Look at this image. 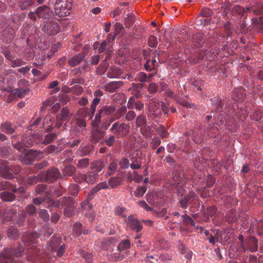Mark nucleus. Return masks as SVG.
Returning a JSON list of instances; mask_svg holds the SVG:
<instances>
[{"label": "nucleus", "mask_w": 263, "mask_h": 263, "mask_svg": "<svg viewBox=\"0 0 263 263\" xmlns=\"http://www.w3.org/2000/svg\"><path fill=\"white\" fill-rule=\"evenodd\" d=\"M103 116V112L100 109L96 115L95 119L92 122V124L93 127H98L99 123L101 122V118Z\"/></svg>", "instance_id": "obj_50"}, {"label": "nucleus", "mask_w": 263, "mask_h": 263, "mask_svg": "<svg viewBox=\"0 0 263 263\" xmlns=\"http://www.w3.org/2000/svg\"><path fill=\"white\" fill-rule=\"evenodd\" d=\"M150 131L151 128L148 125H147V124L143 127H140V132L143 135L146 137L151 136Z\"/></svg>", "instance_id": "obj_62"}, {"label": "nucleus", "mask_w": 263, "mask_h": 263, "mask_svg": "<svg viewBox=\"0 0 263 263\" xmlns=\"http://www.w3.org/2000/svg\"><path fill=\"white\" fill-rule=\"evenodd\" d=\"M26 217V212L23 211L20 214H16L12 223L14 224H17L18 227H22L24 224Z\"/></svg>", "instance_id": "obj_29"}, {"label": "nucleus", "mask_w": 263, "mask_h": 263, "mask_svg": "<svg viewBox=\"0 0 263 263\" xmlns=\"http://www.w3.org/2000/svg\"><path fill=\"white\" fill-rule=\"evenodd\" d=\"M147 187L146 186H141L138 188L135 192V196L138 197H142L146 191Z\"/></svg>", "instance_id": "obj_63"}, {"label": "nucleus", "mask_w": 263, "mask_h": 263, "mask_svg": "<svg viewBox=\"0 0 263 263\" xmlns=\"http://www.w3.org/2000/svg\"><path fill=\"white\" fill-rule=\"evenodd\" d=\"M90 114H89V109L88 108L83 107L78 110L77 113V115L80 118H85L87 116H89L90 118Z\"/></svg>", "instance_id": "obj_48"}, {"label": "nucleus", "mask_w": 263, "mask_h": 263, "mask_svg": "<svg viewBox=\"0 0 263 263\" xmlns=\"http://www.w3.org/2000/svg\"><path fill=\"white\" fill-rule=\"evenodd\" d=\"M108 188V184L105 182H102L99 184H98L95 187H94L91 192L93 194L97 193L98 191L101 190V189H107Z\"/></svg>", "instance_id": "obj_47"}, {"label": "nucleus", "mask_w": 263, "mask_h": 263, "mask_svg": "<svg viewBox=\"0 0 263 263\" xmlns=\"http://www.w3.org/2000/svg\"><path fill=\"white\" fill-rule=\"evenodd\" d=\"M16 216V211L12 209H6L3 214V221L5 222L13 221Z\"/></svg>", "instance_id": "obj_20"}, {"label": "nucleus", "mask_w": 263, "mask_h": 263, "mask_svg": "<svg viewBox=\"0 0 263 263\" xmlns=\"http://www.w3.org/2000/svg\"><path fill=\"white\" fill-rule=\"evenodd\" d=\"M130 126L125 123L115 122L109 129V132L117 138H123L128 133Z\"/></svg>", "instance_id": "obj_4"}, {"label": "nucleus", "mask_w": 263, "mask_h": 263, "mask_svg": "<svg viewBox=\"0 0 263 263\" xmlns=\"http://www.w3.org/2000/svg\"><path fill=\"white\" fill-rule=\"evenodd\" d=\"M39 135L36 134L24 135L22 137V142H24L26 147L33 146L35 143L39 141Z\"/></svg>", "instance_id": "obj_11"}, {"label": "nucleus", "mask_w": 263, "mask_h": 263, "mask_svg": "<svg viewBox=\"0 0 263 263\" xmlns=\"http://www.w3.org/2000/svg\"><path fill=\"white\" fill-rule=\"evenodd\" d=\"M61 242V239L60 237H52L47 245L48 249L52 252L56 251Z\"/></svg>", "instance_id": "obj_22"}, {"label": "nucleus", "mask_w": 263, "mask_h": 263, "mask_svg": "<svg viewBox=\"0 0 263 263\" xmlns=\"http://www.w3.org/2000/svg\"><path fill=\"white\" fill-rule=\"evenodd\" d=\"M122 74L121 70L117 67H111L107 73V77L109 78H117Z\"/></svg>", "instance_id": "obj_28"}, {"label": "nucleus", "mask_w": 263, "mask_h": 263, "mask_svg": "<svg viewBox=\"0 0 263 263\" xmlns=\"http://www.w3.org/2000/svg\"><path fill=\"white\" fill-rule=\"evenodd\" d=\"M181 217L183 219V222L185 225L190 224L192 226L195 227L196 224L194 220L187 215L185 214L182 215Z\"/></svg>", "instance_id": "obj_55"}, {"label": "nucleus", "mask_w": 263, "mask_h": 263, "mask_svg": "<svg viewBox=\"0 0 263 263\" xmlns=\"http://www.w3.org/2000/svg\"><path fill=\"white\" fill-rule=\"evenodd\" d=\"M212 167L213 171L219 173L221 171V165L220 163L217 160H213L212 162Z\"/></svg>", "instance_id": "obj_56"}, {"label": "nucleus", "mask_w": 263, "mask_h": 263, "mask_svg": "<svg viewBox=\"0 0 263 263\" xmlns=\"http://www.w3.org/2000/svg\"><path fill=\"white\" fill-rule=\"evenodd\" d=\"M57 137V134L55 133L48 134L45 136L43 143L46 145L52 142L56 139Z\"/></svg>", "instance_id": "obj_45"}, {"label": "nucleus", "mask_w": 263, "mask_h": 263, "mask_svg": "<svg viewBox=\"0 0 263 263\" xmlns=\"http://www.w3.org/2000/svg\"><path fill=\"white\" fill-rule=\"evenodd\" d=\"M61 198L59 200H54L50 198H48L47 201L46 202L45 206L48 209H51L53 208H58L60 204H62Z\"/></svg>", "instance_id": "obj_33"}, {"label": "nucleus", "mask_w": 263, "mask_h": 263, "mask_svg": "<svg viewBox=\"0 0 263 263\" xmlns=\"http://www.w3.org/2000/svg\"><path fill=\"white\" fill-rule=\"evenodd\" d=\"M11 149L8 147L0 146V155L4 158H7L11 154Z\"/></svg>", "instance_id": "obj_51"}, {"label": "nucleus", "mask_w": 263, "mask_h": 263, "mask_svg": "<svg viewBox=\"0 0 263 263\" xmlns=\"http://www.w3.org/2000/svg\"><path fill=\"white\" fill-rule=\"evenodd\" d=\"M212 23L211 18L202 17L198 18L196 22L197 25H208Z\"/></svg>", "instance_id": "obj_52"}, {"label": "nucleus", "mask_w": 263, "mask_h": 263, "mask_svg": "<svg viewBox=\"0 0 263 263\" xmlns=\"http://www.w3.org/2000/svg\"><path fill=\"white\" fill-rule=\"evenodd\" d=\"M119 164L121 169H127L129 166V161L127 158H122L119 161Z\"/></svg>", "instance_id": "obj_60"}, {"label": "nucleus", "mask_w": 263, "mask_h": 263, "mask_svg": "<svg viewBox=\"0 0 263 263\" xmlns=\"http://www.w3.org/2000/svg\"><path fill=\"white\" fill-rule=\"evenodd\" d=\"M12 146L20 152H24L25 151V147H26L24 142H22V140L21 141H18L15 144H12Z\"/></svg>", "instance_id": "obj_61"}, {"label": "nucleus", "mask_w": 263, "mask_h": 263, "mask_svg": "<svg viewBox=\"0 0 263 263\" xmlns=\"http://www.w3.org/2000/svg\"><path fill=\"white\" fill-rule=\"evenodd\" d=\"M1 129L3 132L7 135H11L15 131V128L9 122L2 123L1 124Z\"/></svg>", "instance_id": "obj_24"}, {"label": "nucleus", "mask_w": 263, "mask_h": 263, "mask_svg": "<svg viewBox=\"0 0 263 263\" xmlns=\"http://www.w3.org/2000/svg\"><path fill=\"white\" fill-rule=\"evenodd\" d=\"M25 248L21 243L18 244L16 248L4 249L0 252V263H24L21 260H14L13 256L20 257L23 254Z\"/></svg>", "instance_id": "obj_1"}, {"label": "nucleus", "mask_w": 263, "mask_h": 263, "mask_svg": "<svg viewBox=\"0 0 263 263\" xmlns=\"http://www.w3.org/2000/svg\"><path fill=\"white\" fill-rule=\"evenodd\" d=\"M36 14L39 18H42L44 20H46V21H49V20L53 15V12L49 7L46 6H41L37 9Z\"/></svg>", "instance_id": "obj_9"}, {"label": "nucleus", "mask_w": 263, "mask_h": 263, "mask_svg": "<svg viewBox=\"0 0 263 263\" xmlns=\"http://www.w3.org/2000/svg\"><path fill=\"white\" fill-rule=\"evenodd\" d=\"M241 251L245 252L249 250L251 252H256L258 250V241L254 236H249L245 239V243L240 246Z\"/></svg>", "instance_id": "obj_7"}, {"label": "nucleus", "mask_w": 263, "mask_h": 263, "mask_svg": "<svg viewBox=\"0 0 263 263\" xmlns=\"http://www.w3.org/2000/svg\"><path fill=\"white\" fill-rule=\"evenodd\" d=\"M45 176V179L49 181H53L57 179L60 176V173L58 169L56 168H52L48 170L46 173H42L41 174Z\"/></svg>", "instance_id": "obj_18"}, {"label": "nucleus", "mask_w": 263, "mask_h": 263, "mask_svg": "<svg viewBox=\"0 0 263 263\" xmlns=\"http://www.w3.org/2000/svg\"><path fill=\"white\" fill-rule=\"evenodd\" d=\"M39 237L36 233H25L22 237V241L25 246L33 245L36 242V239Z\"/></svg>", "instance_id": "obj_17"}, {"label": "nucleus", "mask_w": 263, "mask_h": 263, "mask_svg": "<svg viewBox=\"0 0 263 263\" xmlns=\"http://www.w3.org/2000/svg\"><path fill=\"white\" fill-rule=\"evenodd\" d=\"M160 103L157 98H153L149 100V111L155 117L160 113Z\"/></svg>", "instance_id": "obj_12"}, {"label": "nucleus", "mask_w": 263, "mask_h": 263, "mask_svg": "<svg viewBox=\"0 0 263 263\" xmlns=\"http://www.w3.org/2000/svg\"><path fill=\"white\" fill-rule=\"evenodd\" d=\"M105 135V132L98 128V127H93L91 131L89 139L91 143H97Z\"/></svg>", "instance_id": "obj_13"}, {"label": "nucleus", "mask_w": 263, "mask_h": 263, "mask_svg": "<svg viewBox=\"0 0 263 263\" xmlns=\"http://www.w3.org/2000/svg\"><path fill=\"white\" fill-rule=\"evenodd\" d=\"M7 235L10 239L16 240L20 237V233L16 228L10 227L7 230Z\"/></svg>", "instance_id": "obj_25"}, {"label": "nucleus", "mask_w": 263, "mask_h": 263, "mask_svg": "<svg viewBox=\"0 0 263 263\" xmlns=\"http://www.w3.org/2000/svg\"><path fill=\"white\" fill-rule=\"evenodd\" d=\"M129 160L132 162L130 167L132 170H138L141 168L142 164V157L138 154H130L129 156Z\"/></svg>", "instance_id": "obj_16"}, {"label": "nucleus", "mask_w": 263, "mask_h": 263, "mask_svg": "<svg viewBox=\"0 0 263 263\" xmlns=\"http://www.w3.org/2000/svg\"><path fill=\"white\" fill-rule=\"evenodd\" d=\"M211 100L213 105L215 106L214 108H215L217 111H220L222 109L221 102L219 98L215 97L211 99Z\"/></svg>", "instance_id": "obj_54"}, {"label": "nucleus", "mask_w": 263, "mask_h": 263, "mask_svg": "<svg viewBox=\"0 0 263 263\" xmlns=\"http://www.w3.org/2000/svg\"><path fill=\"white\" fill-rule=\"evenodd\" d=\"M103 93L102 91L101 90H97L94 93V95L96 97L93 99L90 108L91 111V114L90 115V119L91 120L92 119L94 116L95 112L96 111V107L99 104L100 101V99L98 97H101L102 96H103Z\"/></svg>", "instance_id": "obj_15"}, {"label": "nucleus", "mask_w": 263, "mask_h": 263, "mask_svg": "<svg viewBox=\"0 0 263 263\" xmlns=\"http://www.w3.org/2000/svg\"><path fill=\"white\" fill-rule=\"evenodd\" d=\"M99 174L92 171L89 172L87 175L83 176V179L85 180L89 184H93L98 179Z\"/></svg>", "instance_id": "obj_26"}, {"label": "nucleus", "mask_w": 263, "mask_h": 263, "mask_svg": "<svg viewBox=\"0 0 263 263\" xmlns=\"http://www.w3.org/2000/svg\"><path fill=\"white\" fill-rule=\"evenodd\" d=\"M19 3L21 9L24 10L33 4L34 0H20Z\"/></svg>", "instance_id": "obj_53"}, {"label": "nucleus", "mask_w": 263, "mask_h": 263, "mask_svg": "<svg viewBox=\"0 0 263 263\" xmlns=\"http://www.w3.org/2000/svg\"><path fill=\"white\" fill-rule=\"evenodd\" d=\"M127 111V107L125 106H122L116 110L114 114V119L117 120L120 119Z\"/></svg>", "instance_id": "obj_36"}, {"label": "nucleus", "mask_w": 263, "mask_h": 263, "mask_svg": "<svg viewBox=\"0 0 263 263\" xmlns=\"http://www.w3.org/2000/svg\"><path fill=\"white\" fill-rule=\"evenodd\" d=\"M169 183L170 185L173 187L179 184H184L185 183V180L183 174L177 171L175 172L172 174V177L169 181Z\"/></svg>", "instance_id": "obj_8"}, {"label": "nucleus", "mask_w": 263, "mask_h": 263, "mask_svg": "<svg viewBox=\"0 0 263 263\" xmlns=\"http://www.w3.org/2000/svg\"><path fill=\"white\" fill-rule=\"evenodd\" d=\"M89 163V159L88 158H83L78 161L77 166L80 169H83L87 167Z\"/></svg>", "instance_id": "obj_43"}, {"label": "nucleus", "mask_w": 263, "mask_h": 263, "mask_svg": "<svg viewBox=\"0 0 263 263\" xmlns=\"http://www.w3.org/2000/svg\"><path fill=\"white\" fill-rule=\"evenodd\" d=\"M198 199V197L194 192H190L187 195H185L184 198L180 200L179 203L180 207L183 209H186L187 207L188 203L191 201L197 200Z\"/></svg>", "instance_id": "obj_14"}, {"label": "nucleus", "mask_w": 263, "mask_h": 263, "mask_svg": "<svg viewBox=\"0 0 263 263\" xmlns=\"http://www.w3.org/2000/svg\"><path fill=\"white\" fill-rule=\"evenodd\" d=\"M12 193L8 191H4L0 193V198L5 202H11L15 198V196Z\"/></svg>", "instance_id": "obj_30"}, {"label": "nucleus", "mask_w": 263, "mask_h": 263, "mask_svg": "<svg viewBox=\"0 0 263 263\" xmlns=\"http://www.w3.org/2000/svg\"><path fill=\"white\" fill-rule=\"evenodd\" d=\"M135 81L140 82L141 83L148 82L147 75L143 72H139L135 77Z\"/></svg>", "instance_id": "obj_46"}, {"label": "nucleus", "mask_w": 263, "mask_h": 263, "mask_svg": "<svg viewBox=\"0 0 263 263\" xmlns=\"http://www.w3.org/2000/svg\"><path fill=\"white\" fill-rule=\"evenodd\" d=\"M101 112H103V116H111L112 115L114 118V114L116 111V108L112 105H105L101 109Z\"/></svg>", "instance_id": "obj_32"}, {"label": "nucleus", "mask_w": 263, "mask_h": 263, "mask_svg": "<svg viewBox=\"0 0 263 263\" xmlns=\"http://www.w3.org/2000/svg\"><path fill=\"white\" fill-rule=\"evenodd\" d=\"M27 254L28 260L29 261L33 260V257L38 255L35 246L33 245L32 247L28 248L27 250Z\"/></svg>", "instance_id": "obj_38"}, {"label": "nucleus", "mask_w": 263, "mask_h": 263, "mask_svg": "<svg viewBox=\"0 0 263 263\" xmlns=\"http://www.w3.org/2000/svg\"><path fill=\"white\" fill-rule=\"evenodd\" d=\"M43 157V154L41 151L30 149L24 154L19 156L18 159L23 164L30 165L36 160H39Z\"/></svg>", "instance_id": "obj_3"}, {"label": "nucleus", "mask_w": 263, "mask_h": 263, "mask_svg": "<svg viewBox=\"0 0 263 263\" xmlns=\"http://www.w3.org/2000/svg\"><path fill=\"white\" fill-rule=\"evenodd\" d=\"M72 0H56L54 5L55 13L59 17H65L70 13Z\"/></svg>", "instance_id": "obj_2"}, {"label": "nucleus", "mask_w": 263, "mask_h": 263, "mask_svg": "<svg viewBox=\"0 0 263 263\" xmlns=\"http://www.w3.org/2000/svg\"><path fill=\"white\" fill-rule=\"evenodd\" d=\"M136 124L137 127H143L147 124L146 117L143 115H138L136 119Z\"/></svg>", "instance_id": "obj_42"}, {"label": "nucleus", "mask_w": 263, "mask_h": 263, "mask_svg": "<svg viewBox=\"0 0 263 263\" xmlns=\"http://www.w3.org/2000/svg\"><path fill=\"white\" fill-rule=\"evenodd\" d=\"M116 138L114 135H111L108 137L104 139V143L109 147L112 146L115 143Z\"/></svg>", "instance_id": "obj_49"}, {"label": "nucleus", "mask_w": 263, "mask_h": 263, "mask_svg": "<svg viewBox=\"0 0 263 263\" xmlns=\"http://www.w3.org/2000/svg\"><path fill=\"white\" fill-rule=\"evenodd\" d=\"M126 210L123 207H117L116 209V213L117 215H119L123 218L126 217Z\"/></svg>", "instance_id": "obj_64"}, {"label": "nucleus", "mask_w": 263, "mask_h": 263, "mask_svg": "<svg viewBox=\"0 0 263 263\" xmlns=\"http://www.w3.org/2000/svg\"><path fill=\"white\" fill-rule=\"evenodd\" d=\"M42 30L49 35H54L60 32V26L57 22L52 20L45 21V24L43 26Z\"/></svg>", "instance_id": "obj_6"}, {"label": "nucleus", "mask_w": 263, "mask_h": 263, "mask_svg": "<svg viewBox=\"0 0 263 263\" xmlns=\"http://www.w3.org/2000/svg\"><path fill=\"white\" fill-rule=\"evenodd\" d=\"M39 216L43 219V221L46 222L49 220L50 216L46 210H40L39 211Z\"/></svg>", "instance_id": "obj_57"}, {"label": "nucleus", "mask_w": 263, "mask_h": 263, "mask_svg": "<svg viewBox=\"0 0 263 263\" xmlns=\"http://www.w3.org/2000/svg\"><path fill=\"white\" fill-rule=\"evenodd\" d=\"M125 221L127 226L135 232H138L142 229V226L133 215L129 216Z\"/></svg>", "instance_id": "obj_10"}, {"label": "nucleus", "mask_w": 263, "mask_h": 263, "mask_svg": "<svg viewBox=\"0 0 263 263\" xmlns=\"http://www.w3.org/2000/svg\"><path fill=\"white\" fill-rule=\"evenodd\" d=\"M0 176L5 179H11L14 178V175L11 172L10 167L7 165L1 166Z\"/></svg>", "instance_id": "obj_21"}, {"label": "nucleus", "mask_w": 263, "mask_h": 263, "mask_svg": "<svg viewBox=\"0 0 263 263\" xmlns=\"http://www.w3.org/2000/svg\"><path fill=\"white\" fill-rule=\"evenodd\" d=\"M130 247V242L129 240H122L118 245L117 249L119 251L121 252L128 249Z\"/></svg>", "instance_id": "obj_40"}, {"label": "nucleus", "mask_w": 263, "mask_h": 263, "mask_svg": "<svg viewBox=\"0 0 263 263\" xmlns=\"http://www.w3.org/2000/svg\"><path fill=\"white\" fill-rule=\"evenodd\" d=\"M76 172V168L74 166L71 165L66 166L62 170L63 175L67 176H72Z\"/></svg>", "instance_id": "obj_35"}, {"label": "nucleus", "mask_w": 263, "mask_h": 263, "mask_svg": "<svg viewBox=\"0 0 263 263\" xmlns=\"http://www.w3.org/2000/svg\"><path fill=\"white\" fill-rule=\"evenodd\" d=\"M251 119L255 121H259L262 118V113L260 110H255L250 115Z\"/></svg>", "instance_id": "obj_59"}, {"label": "nucleus", "mask_w": 263, "mask_h": 263, "mask_svg": "<svg viewBox=\"0 0 263 263\" xmlns=\"http://www.w3.org/2000/svg\"><path fill=\"white\" fill-rule=\"evenodd\" d=\"M135 21V17L134 14L132 13L126 14V16L125 17V23L126 27H129L131 26Z\"/></svg>", "instance_id": "obj_44"}, {"label": "nucleus", "mask_w": 263, "mask_h": 263, "mask_svg": "<svg viewBox=\"0 0 263 263\" xmlns=\"http://www.w3.org/2000/svg\"><path fill=\"white\" fill-rule=\"evenodd\" d=\"M84 58V56L83 54L79 53L69 59V64L71 67H74L80 64Z\"/></svg>", "instance_id": "obj_31"}, {"label": "nucleus", "mask_w": 263, "mask_h": 263, "mask_svg": "<svg viewBox=\"0 0 263 263\" xmlns=\"http://www.w3.org/2000/svg\"><path fill=\"white\" fill-rule=\"evenodd\" d=\"M92 149V147L89 145H86L85 146H80L78 152L79 153L80 155L81 156H86L88 155Z\"/></svg>", "instance_id": "obj_37"}, {"label": "nucleus", "mask_w": 263, "mask_h": 263, "mask_svg": "<svg viewBox=\"0 0 263 263\" xmlns=\"http://www.w3.org/2000/svg\"><path fill=\"white\" fill-rule=\"evenodd\" d=\"M105 165L101 160L95 161L92 163L90 167L91 171L95 172L97 174H99L102 170L104 168Z\"/></svg>", "instance_id": "obj_27"}, {"label": "nucleus", "mask_w": 263, "mask_h": 263, "mask_svg": "<svg viewBox=\"0 0 263 263\" xmlns=\"http://www.w3.org/2000/svg\"><path fill=\"white\" fill-rule=\"evenodd\" d=\"M5 190H10L13 193H16L18 190L10 182L0 179V191Z\"/></svg>", "instance_id": "obj_23"}, {"label": "nucleus", "mask_w": 263, "mask_h": 263, "mask_svg": "<svg viewBox=\"0 0 263 263\" xmlns=\"http://www.w3.org/2000/svg\"><path fill=\"white\" fill-rule=\"evenodd\" d=\"M63 148L62 146H56L54 145L51 144L48 146H47L44 151L47 154H51L52 153H55L58 154L61 152Z\"/></svg>", "instance_id": "obj_34"}, {"label": "nucleus", "mask_w": 263, "mask_h": 263, "mask_svg": "<svg viewBox=\"0 0 263 263\" xmlns=\"http://www.w3.org/2000/svg\"><path fill=\"white\" fill-rule=\"evenodd\" d=\"M122 179L120 177H114L108 180V184L111 188H115L121 184Z\"/></svg>", "instance_id": "obj_41"}, {"label": "nucleus", "mask_w": 263, "mask_h": 263, "mask_svg": "<svg viewBox=\"0 0 263 263\" xmlns=\"http://www.w3.org/2000/svg\"><path fill=\"white\" fill-rule=\"evenodd\" d=\"M109 67V63L107 62L105 59L101 62L99 67V69H100L101 72L100 74L104 73L107 70Z\"/></svg>", "instance_id": "obj_58"}, {"label": "nucleus", "mask_w": 263, "mask_h": 263, "mask_svg": "<svg viewBox=\"0 0 263 263\" xmlns=\"http://www.w3.org/2000/svg\"><path fill=\"white\" fill-rule=\"evenodd\" d=\"M62 204L65 206L64 210V215L67 217H70L74 214V208L76 206L75 202L70 197H63L61 199Z\"/></svg>", "instance_id": "obj_5"}, {"label": "nucleus", "mask_w": 263, "mask_h": 263, "mask_svg": "<svg viewBox=\"0 0 263 263\" xmlns=\"http://www.w3.org/2000/svg\"><path fill=\"white\" fill-rule=\"evenodd\" d=\"M30 89L29 88H16L12 90V92H15V93H16V95L20 98H24L29 91Z\"/></svg>", "instance_id": "obj_39"}, {"label": "nucleus", "mask_w": 263, "mask_h": 263, "mask_svg": "<svg viewBox=\"0 0 263 263\" xmlns=\"http://www.w3.org/2000/svg\"><path fill=\"white\" fill-rule=\"evenodd\" d=\"M123 85L122 81H114L109 82L103 86V88L107 92L112 93L120 88Z\"/></svg>", "instance_id": "obj_19"}]
</instances>
